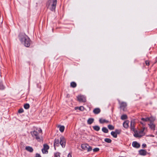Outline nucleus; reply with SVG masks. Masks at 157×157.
Instances as JSON below:
<instances>
[{"label":"nucleus","instance_id":"obj_1","mask_svg":"<svg viewBox=\"0 0 157 157\" xmlns=\"http://www.w3.org/2000/svg\"><path fill=\"white\" fill-rule=\"evenodd\" d=\"M135 123L134 121L131 122V129L132 131L134 132V136L136 137H140L144 135L146 129L144 127H143L141 129L138 128V131H135L134 128Z\"/></svg>","mask_w":157,"mask_h":157},{"label":"nucleus","instance_id":"obj_2","mask_svg":"<svg viewBox=\"0 0 157 157\" xmlns=\"http://www.w3.org/2000/svg\"><path fill=\"white\" fill-rule=\"evenodd\" d=\"M20 40L22 43L26 47H29L30 44V41L29 38L25 34L21 35L20 36Z\"/></svg>","mask_w":157,"mask_h":157},{"label":"nucleus","instance_id":"obj_3","mask_svg":"<svg viewBox=\"0 0 157 157\" xmlns=\"http://www.w3.org/2000/svg\"><path fill=\"white\" fill-rule=\"evenodd\" d=\"M155 118L153 117H151L150 118H142V120L143 121H149L150 122L148 124L149 127L151 130L153 131H154L155 130V126L154 124L152 122L155 121Z\"/></svg>","mask_w":157,"mask_h":157},{"label":"nucleus","instance_id":"obj_4","mask_svg":"<svg viewBox=\"0 0 157 157\" xmlns=\"http://www.w3.org/2000/svg\"><path fill=\"white\" fill-rule=\"evenodd\" d=\"M56 4V0H49L47 3L48 8L52 10H53L55 9Z\"/></svg>","mask_w":157,"mask_h":157},{"label":"nucleus","instance_id":"obj_5","mask_svg":"<svg viewBox=\"0 0 157 157\" xmlns=\"http://www.w3.org/2000/svg\"><path fill=\"white\" fill-rule=\"evenodd\" d=\"M42 130L40 128H39L37 129H36V130L33 132H32L31 134L33 137L35 138L37 140H39L40 138L39 136V133H42Z\"/></svg>","mask_w":157,"mask_h":157},{"label":"nucleus","instance_id":"obj_6","mask_svg":"<svg viewBox=\"0 0 157 157\" xmlns=\"http://www.w3.org/2000/svg\"><path fill=\"white\" fill-rule=\"evenodd\" d=\"M81 147L82 149L84 150H87L88 152H89L92 151V148L87 144H82L81 145Z\"/></svg>","mask_w":157,"mask_h":157},{"label":"nucleus","instance_id":"obj_7","mask_svg":"<svg viewBox=\"0 0 157 157\" xmlns=\"http://www.w3.org/2000/svg\"><path fill=\"white\" fill-rule=\"evenodd\" d=\"M66 143V140L65 137L63 136H61L59 139V143L62 147H65Z\"/></svg>","mask_w":157,"mask_h":157},{"label":"nucleus","instance_id":"obj_8","mask_svg":"<svg viewBox=\"0 0 157 157\" xmlns=\"http://www.w3.org/2000/svg\"><path fill=\"white\" fill-rule=\"evenodd\" d=\"M49 149V146L46 144H44L43 145V148L42 151L43 154H47L48 153V150Z\"/></svg>","mask_w":157,"mask_h":157},{"label":"nucleus","instance_id":"obj_9","mask_svg":"<svg viewBox=\"0 0 157 157\" xmlns=\"http://www.w3.org/2000/svg\"><path fill=\"white\" fill-rule=\"evenodd\" d=\"M78 100L80 102H85L86 99L85 97L82 95H79L78 97Z\"/></svg>","mask_w":157,"mask_h":157},{"label":"nucleus","instance_id":"obj_10","mask_svg":"<svg viewBox=\"0 0 157 157\" xmlns=\"http://www.w3.org/2000/svg\"><path fill=\"white\" fill-rule=\"evenodd\" d=\"M57 127L59 128V131L61 132H63L65 129V127L63 125H58Z\"/></svg>","mask_w":157,"mask_h":157},{"label":"nucleus","instance_id":"obj_11","mask_svg":"<svg viewBox=\"0 0 157 157\" xmlns=\"http://www.w3.org/2000/svg\"><path fill=\"white\" fill-rule=\"evenodd\" d=\"M127 106V104L126 103L124 102H122L120 104V106L121 109L124 110V108Z\"/></svg>","mask_w":157,"mask_h":157},{"label":"nucleus","instance_id":"obj_12","mask_svg":"<svg viewBox=\"0 0 157 157\" xmlns=\"http://www.w3.org/2000/svg\"><path fill=\"white\" fill-rule=\"evenodd\" d=\"M132 145L133 147L138 148L140 147V145L136 142H133Z\"/></svg>","mask_w":157,"mask_h":157},{"label":"nucleus","instance_id":"obj_13","mask_svg":"<svg viewBox=\"0 0 157 157\" xmlns=\"http://www.w3.org/2000/svg\"><path fill=\"white\" fill-rule=\"evenodd\" d=\"M139 153L140 155H145L146 154V151L144 150H141L139 151Z\"/></svg>","mask_w":157,"mask_h":157},{"label":"nucleus","instance_id":"obj_14","mask_svg":"<svg viewBox=\"0 0 157 157\" xmlns=\"http://www.w3.org/2000/svg\"><path fill=\"white\" fill-rule=\"evenodd\" d=\"M59 141L58 139H55V140L54 145L55 147L58 146H59Z\"/></svg>","mask_w":157,"mask_h":157},{"label":"nucleus","instance_id":"obj_15","mask_svg":"<svg viewBox=\"0 0 157 157\" xmlns=\"http://www.w3.org/2000/svg\"><path fill=\"white\" fill-rule=\"evenodd\" d=\"M129 123V122L128 121H125L123 124V126H124V127L126 128H128L129 126V125H128Z\"/></svg>","mask_w":157,"mask_h":157},{"label":"nucleus","instance_id":"obj_16","mask_svg":"<svg viewBox=\"0 0 157 157\" xmlns=\"http://www.w3.org/2000/svg\"><path fill=\"white\" fill-rule=\"evenodd\" d=\"M25 149L26 150L30 152H32L33 151V148L30 147H26L25 148Z\"/></svg>","mask_w":157,"mask_h":157},{"label":"nucleus","instance_id":"obj_17","mask_svg":"<svg viewBox=\"0 0 157 157\" xmlns=\"http://www.w3.org/2000/svg\"><path fill=\"white\" fill-rule=\"evenodd\" d=\"M75 109L76 110L78 109L81 111H82L84 110V108L82 106H80V107H75Z\"/></svg>","mask_w":157,"mask_h":157},{"label":"nucleus","instance_id":"obj_18","mask_svg":"<svg viewBox=\"0 0 157 157\" xmlns=\"http://www.w3.org/2000/svg\"><path fill=\"white\" fill-rule=\"evenodd\" d=\"M99 122L101 123H107L108 122V121L106 120H105L103 119H100L99 120Z\"/></svg>","mask_w":157,"mask_h":157},{"label":"nucleus","instance_id":"obj_19","mask_svg":"<svg viewBox=\"0 0 157 157\" xmlns=\"http://www.w3.org/2000/svg\"><path fill=\"white\" fill-rule=\"evenodd\" d=\"M100 110L99 108H96L94 110V113L98 114L100 113Z\"/></svg>","mask_w":157,"mask_h":157},{"label":"nucleus","instance_id":"obj_20","mask_svg":"<svg viewBox=\"0 0 157 157\" xmlns=\"http://www.w3.org/2000/svg\"><path fill=\"white\" fill-rule=\"evenodd\" d=\"M94 120V119L92 118H90L88 120L87 123L89 124H91L93 122Z\"/></svg>","mask_w":157,"mask_h":157},{"label":"nucleus","instance_id":"obj_21","mask_svg":"<svg viewBox=\"0 0 157 157\" xmlns=\"http://www.w3.org/2000/svg\"><path fill=\"white\" fill-rule=\"evenodd\" d=\"M76 86L77 84L75 82H72L71 83V86L72 87H75Z\"/></svg>","mask_w":157,"mask_h":157},{"label":"nucleus","instance_id":"obj_22","mask_svg":"<svg viewBox=\"0 0 157 157\" xmlns=\"http://www.w3.org/2000/svg\"><path fill=\"white\" fill-rule=\"evenodd\" d=\"M111 134L114 138H116L117 137L116 132H111Z\"/></svg>","mask_w":157,"mask_h":157},{"label":"nucleus","instance_id":"obj_23","mask_svg":"<svg viewBox=\"0 0 157 157\" xmlns=\"http://www.w3.org/2000/svg\"><path fill=\"white\" fill-rule=\"evenodd\" d=\"M93 128L95 130L97 131H99L100 129V127L98 126H94L93 127Z\"/></svg>","mask_w":157,"mask_h":157},{"label":"nucleus","instance_id":"obj_24","mask_svg":"<svg viewBox=\"0 0 157 157\" xmlns=\"http://www.w3.org/2000/svg\"><path fill=\"white\" fill-rule=\"evenodd\" d=\"M93 150L94 152H97L99 151V149L98 148L96 147L94 148Z\"/></svg>","mask_w":157,"mask_h":157},{"label":"nucleus","instance_id":"obj_25","mask_svg":"<svg viewBox=\"0 0 157 157\" xmlns=\"http://www.w3.org/2000/svg\"><path fill=\"white\" fill-rule=\"evenodd\" d=\"M102 131L105 133H107L108 130L107 128H103L102 129Z\"/></svg>","mask_w":157,"mask_h":157},{"label":"nucleus","instance_id":"obj_26","mask_svg":"<svg viewBox=\"0 0 157 157\" xmlns=\"http://www.w3.org/2000/svg\"><path fill=\"white\" fill-rule=\"evenodd\" d=\"M108 128L110 130H113L114 129V127L111 125H109Z\"/></svg>","mask_w":157,"mask_h":157},{"label":"nucleus","instance_id":"obj_27","mask_svg":"<svg viewBox=\"0 0 157 157\" xmlns=\"http://www.w3.org/2000/svg\"><path fill=\"white\" fill-rule=\"evenodd\" d=\"M29 104H26L24 105V107L25 109H27L29 108Z\"/></svg>","mask_w":157,"mask_h":157},{"label":"nucleus","instance_id":"obj_28","mask_svg":"<svg viewBox=\"0 0 157 157\" xmlns=\"http://www.w3.org/2000/svg\"><path fill=\"white\" fill-rule=\"evenodd\" d=\"M105 142L109 143H110L111 142V140L108 138L105 139Z\"/></svg>","mask_w":157,"mask_h":157},{"label":"nucleus","instance_id":"obj_29","mask_svg":"<svg viewBox=\"0 0 157 157\" xmlns=\"http://www.w3.org/2000/svg\"><path fill=\"white\" fill-rule=\"evenodd\" d=\"M4 88V86L0 82V90H3Z\"/></svg>","mask_w":157,"mask_h":157},{"label":"nucleus","instance_id":"obj_30","mask_svg":"<svg viewBox=\"0 0 157 157\" xmlns=\"http://www.w3.org/2000/svg\"><path fill=\"white\" fill-rule=\"evenodd\" d=\"M127 118V116L126 115H122L121 116V119L122 120H124L126 119Z\"/></svg>","mask_w":157,"mask_h":157},{"label":"nucleus","instance_id":"obj_31","mask_svg":"<svg viewBox=\"0 0 157 157\" xmlns=\"http://www.w3.org/2000/svg\"><path fill=\"white\" fill-rule=\"evenodd\" d=\"M59 156V153H56L55 154L54 157H58Z\"/></svg>","mask_w":157,"mask_h":157},{"label":"nucleus","instance_id":"obj_32","mask_svg":"<svg viewBox=\"0 0 157 157\" xmlns=\"http://www.w3.org/2000/svg\"><path fill=\"white\" fill-rule=\"evenodd\" d=\"M23 109H19L18 110V112L20 113H22L23 112Z\"/></svg>","mask_w":157,"mask_h":157},{"label":"nucleus","instance_id":"obj_33","mask_svg":"<svg viewBox=\"0 0 157 157\" xmlns=\"http://www.w3.org/2000/svg\"><path fill=\"white\" fill-rule=\"evenodd\" d=\"M115 132H116L117 135V134H119L120 133L121 131L119 130H116Z\"/></svg>","mask_w":157,"mask_h":157},{"label":"nucleus","instance_id":"obj_34","mask_svg":"<svg viewBox=\"0 0 157 157\" xmlns=\"http://www.w3.org/2000/svg\"><path fill=\"white\" fill-rule=\"evenodd\" d=\"M149 61H146L145 62V63L146 65H149Z\"/></svg>","mask_w":157,"mask_h":157},{"label":"nucleus","instance_id":"obj_35","mask_svg":"<svg viewBox=\"0 0 157 157\" xmlns=\"http://www.w3.org/2000/svg\"><path fill=\"white\" fill-rule=\"evenodd\" d=\"M35 157H41L40 155L38 154H36Z\"/></svg>","mask_w":157,"mask_h":157},{"label":"nucleus","instance_id":"obj_36","mask_svg":"<svg viewBox=\"0 0 157 157\" xmlns=\"http://www.w3.org/2000/svg\"><path fill=\"white\" fill-rule=\"evenodd\" d=\"M67 157H72L71 153H69L68 154Z\"/></svg>","mask_w":157,"mask_h":157},{"label":"nucleus","instance_id":"obj_37","mask_svg":"<svg viewBox=\"0 0 157 157\" xmlns=\"http://www.w3.org/2000/svg\"><path fill=\"white\" fill-rule=\"evenodd\" d=\"M146 145L145 144H143L142 145V147H143V148H144V147H146Z\"/></svg>","mask_w":157,"mask_h":157}]
</instances>
